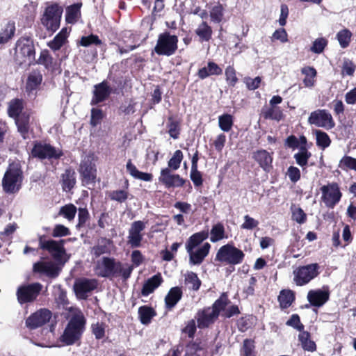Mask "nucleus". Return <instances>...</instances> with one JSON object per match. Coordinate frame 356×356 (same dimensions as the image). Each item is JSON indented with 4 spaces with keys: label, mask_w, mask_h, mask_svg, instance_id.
Segmentation results:
<instances>
[{
    "label": "nucleus",
    "mask_w": 356,
    "mask_h": 356,
    "mask_svg": "<svg viewBox=\"0 0 356 356\" xmlns=\"http://www.w3.org/2000/svg\"><path fill=\"white\" fill-rule=\"evenodd\" d=\"M327 44V40L326 39L323 38H317L314 41L310 51L315 54H321L323 51Z\"/></svg>",
    "instance_id": "nucleus-56"
},
{
    "label": "nucleus",
    "mask_w": 356,
    "mask_h": 356,
    "mask_svg": "<svg viewBox=\"0 0 356 356\" xmlns=\"http://www.w3.org/2000/svg\"><path fill=\"white\" fill-rule=\"evenodd\" d=\"M356 69L355 65L350 60L345 59L342 65V74L353 76Z\"/></svg>",
    "instance_id": "nucleus-62"
},
{
    "label": "nucleus",
    "mask_w": 356,
    "mask_h": 356,
    "mask_svg": "<svg viewBox=\"0 0 356 356\" xmlns=\"http://www.w3.org/2000/svg\"><path fill=\"white\" fill-rule=\"evenodd\" d=\"M245 254L233 244L227 243L218 250L215 260L227 265H238L243 262Z\"/></svg>",
    "instance_id": "nucleus-7"
},
{
    "label": "nucleus",
    "mask_w": 356,
    "mask_h": 356,
    "mask_svg": "<svg viewBox=\"0 0 356 356\" xmlns=\"http://www.w3.org/2000/svg\"><path fill=\"white\" fill-rule=\"evenodd\" d=\"M352 33L348 29H343L339 31L337 38L342 48H346L349 45Z\"/></svg>",
    "instance_id": "nucleus-53"
},
{
    "label": "nucleus",
    "mask_w": 356,
    "mask_h": 356,
    "mask_svg": "<svg viewBox=\"0 0 356 356\" xmlns=\"http://www.w3.org/2000/svg\"><path fill=\"white\" fill-rule=\"evenodd\" d=\"M86 319L83 314L79 309L72 312V316L60 337V341L67 346H70L78 341L84 330Z\"/></svg>",
    "instance_id": "nucleus-3"
},
{
    "label": "nucleus",
    "mask_w": 356,
    "mask_h": 356,
    "mask_svg": "<svg viewBox=\"0 0 356 356\" xmlns=\"http://www.w3.org/2000/svg\"><path fill=\"white\" fill-rule=\"evenodd\" d=\"M294 299V293L291 290H282L278 296V300L282 308L289 307L292 304Z\"/></svg>",
    "instance_id": "nucleus-43"
},
{
    "label": "nucleus",
    "mask_w": 356,
    "mask_h": 356,
    "mask_svg": "<svg viewBox=\"0 0 356 356\" xmlns=\"http://www.w3.org/2000/svg\"><path fill=\"white\" fill-rule=\"evenodd\" d=\"M23 179L24 175L20 163H10L1 180L3 191L7 194L18 193L22 188Z\"/></svg>",
    "instance_id": "nucleus-4"
},
{
    "label": "nucleus",
    "mask_w": 356,
    "mask_h": 356,
    "mask_svg": "<svg viewBox=\"0 0 356 356\" xmlns=\"http://www.w3.org/2000/svg\"><path fill=\"white\" fill-rule=\"evenodd\" d=\"M138 316L142 324L148 325L152 318L156 316V312L150 307L142 306L138 309Z\"/></svg>",
    "instance_id": "nucleus-35"
},
{
    "label": "nucleus",
    "mask_w": 356,
    "mask_h": 356,
    "mask_svg": "<svg viewBox=\"0 0 356 356\" xmlns=\"http://www.w3.org/2000/svg\"><path fill=\"white\" fill-rule=\"evenodd\" d=\"M38 63L44 65L48 70L54 69V59L48 50L41 51Z\"/></svg>",
    "instance_id": "nucleus-46"
},
{
    "label": "nucleus",
    "mask_w": 356,
    "mask_h": 356,
    "mask_svg": "<svg viewBox=\"0 0 356 356\" xmlns=\"http://www.w3.org/2000/svg\"><path fill=\"white\" fill-rule=\"evenodd\" d=\"M42 76L38 71H33L29 75L26 81V89L28 92L36 90L41 84Z\"/></svg>",
    "instance_id": "nucleus-31"
},
{
    "label": "nucleus",
    "mask_w": 356,
    "mask_h": 356,
    "mask_svg": "<svg viewBox=\"0 0 356 356\" xmlns=\"http://www.w3.org/2000/svg\"><path fill=\"white\" fill-rule=\"evenodd\" d=\"M51 312L47 309H40L31 314L26 321V325L31 329L40 327L49 321Z\"/></svg>",
    "instance_id": "nucleus-19"
},
{
    "label": "nucleus",
    "mask_w": 356,
    "mask_h": 356,
    "mask_svg": "<svg viewBox=\"0 0 356 356\" xmlns=\"http://www.w3.org/2000/svg\"><path fill=\"white\" fill-rule=\"evenodd\" d=\"M76 213V207L72 204H69L60 208L59 215L64 216L68 220L71 221L74 218Z\"/></svg>",
    "instance_id": "nucleus-48"
},
{
    "label": "nucleus",
    "mask_w": 356,
    "mask_h": 356,
    "mask_svg": "<svg viewBox=\"0 0 356 356\" xmlns=\"http://www.w3.org/2000/svg\"><path fill=\"white\" fill-rule=\"evenodd\" d=\"M126 169L127 172L135 179L140 180L150 181L152 179V175L147 172H143L139 171L136 167L132 163L129 159L126 165Z\"/></svg>",
    "instance_id": "nucleus-29"
},
{
    "label": "nucleus",
    "mask_w": 356,
    "mask_h": 356,
    "mask_svg": "<svg viewBox=\"0 0 356 356\" xmlns=\"http://www.w3.org/2000/svg\"><path fill=\"white\" fill-rule=\"evenodd\" d=\"M68 34L69 31L67 28L62 29L54 38L47 43V46L53 51L59 50L67 42Z\"/></svg>",
    "instance_id": "nucleus-27"
},
{
    "label": "nucleus",
    "mask_w": 356,
    "mask_h": 356,
    "mask_svg": "<svg viewBox=\"0 0 356 356\" xmlns=\"http://www.w3.org/2000/svg\"><path fill=\"white\" fill-rule=\"evenodd\" d=\"M15 24L14 22L9 21L3 25L0 31V44L8 42L14 35Z\"/></svg>",
    "instance_id": "nucleus-30"
},
{
    "label": "nucleus",
    "mask_w": 356,
    "mask_h": 356,
    "mask_svg": "<svg viewBox=\"0 0 356 356\" xmlns=\"http://www.w3.org/2000/svg\"><path fill=\"white\" fill-rule=\"evenodd\" d=\"M201 41H209L212 35V29L205 22H202L195 30Z\"/></svg>",
    "instance_id": "nucleus-42"
},
{
    "label": "nucleus",
    "mask_w": 356,
    "mask_h": 356,
    "mask_svg": "<svg viewBox=\"0 0 356 356\" xmlns=\"http://www.w3.org/2000/svg\"><path fill=\"white\" fill-rule=\"evenodd\" d=\"M110 198L119 202H124L128 197V193L124 190H116L110 193Z\"/></svg>",
    "instance_id": "nucleus-60"
},
{
    "label": "nucleus",
    "mask_w": 356,
    "mask_h": 356,
    "mask_svg": "<svg viewBox=\"0 0 356 356\" xmlns=\"http://www.w3.org/2000/svg\"><path fill=\"white\" fill-rule=\"evenodd\" d=\"M254 342L252 339H246L243 341L242 351L245 356H255Z\"/></svg>",
    "instance_id": "nucleus-57"
},
{
    "label": "nucleus",
    "mask_w": 356,
    "mask_h": 356,
    "mask_svg": "<svg viewBox=\"0 0 356 356\" xmlns=\"http://www.w3.org/2000/svg\"><path fill=\"white\" fill-rule=\"evenodd\" d=\"M35 49L33 41L29 38L19 39L15 44L14 59L19 65L29 66L35 60Z\"/></svg>",
    "instance_id": "nucleus-5"
},
{
    "label": "nucleus",
    "mask_w": 356,
    "mask_h": 356,
    "mask_svg": "<svg viewBox=\"0 0 356 356\" xmlns=\"http://www.w3.org/2000/svg\"><path fill=\"white\" fill-rule=\"evenodd\" d=\"M252 158L264 171L269 172L272 169V154L266 150L260 149L253 152Z\"/></svg>",
    "instance_id": "nucleus-24"
},
{
    "label": "nucleus",
    "mask_w": 356,
    "mask_h": 356,
    "mask_svg": "<svg viewBox=\"0 0 356 356\" xmlns=\"http://www.w3.org/2000/svg\"><path fill=\"white\" fill-rule=\"evenodd\" d=\"M222 70L214 62L209 61L207 67L198 70L197 75L200 79H204L211 75H220Z\"/></svg>",
    "instance_id": "nucleus-28"
},
{
    "label": "nucleus",
    "mask_w": 356,
    "mask_h": 356,
    "mask_svg": "<svg viewBox=\"0 0 356 356\" xmlns=\"http://www.w3.org/2000/svg\"><path fill=\"white\" fill-rule=\"evenodd\" d=\"M61 268L53 261H39L33 265V271L43 274L49 277L55 278L58 276Z\"/></svg>",
    "instance_id": "nucleus-21"
},
{
    "label": "nucleus",
    "mask_w": 356,
    "mask_h": 356,
    "mask_svg": "<svg viewBox=\"0 0 356 356\" xmlns=\"http://www.w3.org/2000/svg\"><path fill=\"white\" fill-rule=\"evenodd\" d=\"M259 225V221L248 215L244 216V222L241 225V229L251 230Z\"/></svg>",
    "instance_id": "nucleus-61"
},
{
    "label": "nucleus",
    "mask_w": 356,
    "mask_h": 356,
    "mask_svg": "<svg viewBox=\"0 0 356 356\" xmlns=\"http://www.w3.org/2000/svg\"><path fill=\"white\" fill-rule=\"evenodd\" d=\"M112 92V88L106 81L94 86L91 104L95 105L105 101Z\"/></svg>",
    "instance_id": "nucleus-22"
},
{
    "label": "nucleus",
    "mask_w": 356,
    "mask_h": 356,
    "mask_svg": "<svg viewBox=\"0 0 356 356\" xmlns=\"http://www.w3.org/2000/svg\"><path fill=\"white\" fill-rule=\"evenodd\" d=\"M111 240L106 238H101L97 244L92 248V253L97 257L103 254L108 253L111 250Z\"/></svg>",
    "instance_id": "nucleus-34"
},
{
    "label": "nucleus",
    "mask_w": 356,
    "mask_h": 356,
    "mask_svg": "<svg viewBox=\"0 0 356 356\" xmlns=\"http://www.w3.org/2000/svg\"><path fill=\"white\" fill-rule=\"evenodd\" d=\"M159 180L166 188H174L182 186L185 180L182 179L179 175L172 174L170 169L165 168L161 170Z\"/></svg>",
    "instance_id": "nucleus-20"
},
{
    "label": "nucleus",
    "mask_w": 356,
    "mask_h": 356,
    "mask_svg": "<svg viewBox=\"0 0 356 356\" xmlns=\"http://www.w3.org/2000/svg\"><path fill=\"white\" fill-rule=\"evenodd\" d=\"M15 119L18 131L24 138H26V135L28 134L29 129V115L24 113Z\"/></svg>",
    "instance_id": "nucleus-33"
},
{
    "label": "nucleus",
    "mask_w": 356,
    "mask_h": 356,
    "mask_svg": "<svg viewBox=\"0 0 356 356\" xmlns=\"http://www.w3.org/2000/svg\"><path fill=\"white\" fill-rule=\"evenodd\" d=\"M184 282L190 289L197 291L201 285V281L196 273L193 272H187L185 274Z\"/></svg>",
    "instance_id": "nucleus-41"
},
{
    "label": "nucleus",
    "mask_w": 356,
    "mask_h": 356,
    "mask_svg": "<svg viewBox=\"0 0 356 356\" xmlns=\"http://www.w3.org/2000/svg\"><path fill=\"white\" fill-rule=\"evenodd\" d=\"M79 44L83 47H88L91 44L100 45L102 44V40L97 35L91 34L88 36L81 37Z\"/></svg>",
    "instance_id": "nucleus-54"
},
{
    "label": "nucleus",
    "mask_w": 356,
    "mask_h": 356,
    "mask_svg": "<svg viewBox=\"0 0 356 356\" xmlns=\"http://www.w3.org/2000/svg\"><path fill=\"white\" fill-rule=\"evenodd\" d=\"M79 172L82 177L83 185H90L95 183L96 179V168L94 163L93 155H86L82 159L80 164Z\"/></svg>",
    "instance_id": "nucleus-13"
},
{
    "label": "nucleus",
    "mask_w": 356,
    "mask_h": 356,
    "mask_svg": "<svg viewBox=\"0 0 356 356\" xmlns=\"http://www.w3.org/2000/svg\"><path fill=\"white\" fill-rule=\"evenodd\" d=\"M63 188L65 191H70L75 184L74 172L67 169L62 175Z\"/></svg>",
    "instance_id": "nucleus-40"
},
{
    "label": "nucleus",
    "mask_w": 356,
    "mask_h": 356,
    "mask_svg": "<svg viewBox=\"0 0 356 356\" xmlns=\"http://www.w3.org/2000/svg\"><path fill=\"white\" fill-rule=\"evenodd\" d=\"M40 248L47 250L52 257L58 263L64 264L68 259L66 250L64 248V240H44V236H40L38 239Z\"/></svg>",
    "instance_id": "nucleus-8"
},
{
    "label": "nucleus",
    "mask_w": 356,
    "mask_h": 356,
    "mask_svg": "<svg viewBox=\"0 0 356 356\" xmlns=\"http://www.w3.org/2000/svg\"><path fill=\"white\" fill-rule=\"evenodd\" d=\"M185 351V356H203L204 354L202 347L195 343H189Z\"/></svg>",
    "instance_id": "nucleus-50"
},
{
    "label": "nucleus",
    "mask_w": 356,
    "mask_h": 356,
    "mask_svg": "<svg viewBox=\"0 0 356 356\" xmlns=\"http://www.w3.org/2000/svg\"><path fill=\"white\" fill-rule=\"evenodd\" d=\"M301 72L305 75L303 83L305 87L312 88L314 86L315 78L317 74L316 69L313 67L306 66L301 69Z\"/></svg>",
    "instance_id": "nucleus-32"
},
{
    "label": "nucleus",
    "mask_w": 356,
    "mask_h": 356,
    "mask_svg": "<svg viewBox=\"0 0 356 356\" xmlns=\"http://www.w3.org/2000/svg\"><path fill=\"white\" fill-rule=\"evenodd\" d=\"M106 327V324L102 322H97L92 325V332L97 339H101L104 337Z\"/></svg>",
    "instance_id": "nucleus-55"
},
{
    "label": "nucleus",
    "mask_w": 356,
    "mask_h": 356,
    "mask_svg": "<svg viewBox=\"0 0 356 356\" xmlns=\"http://www.w3.org/2000/svg\"><path fill=\"white\" fill-rule=\"evenodd\" d=\"M163 280L160 274H156L148 279L143 284L141 293L143 296H147L152 293L162 283Z\"/></svg>",
    "instance_id": "nucleus-26"
},
{
    "label": "nucleus",
    "mask_w": 356,
    "mask_h": 356,
    "mask_svg": "<svg viewBox=\"0 0 356 356\" xmlns=\"http://www.w3.org/2000/svg\"><path fill=\"white\" fill-rule=\"evenodd\" d=\"M98 281L96 279L80 278L75 281L74 289L80 299L87 298L88 293L97 289Z\"/></svg>",
    "instance_id": "nucleus-17"
},
{
    "label": "nucleus",
    "mask_w": 356,
    "mask_h": 356,
    "mask_svg": "<svg viewBox=\"0 0 356 356\" xmlns=\"http://www.w3.org/2000/svg\"><path fill=\"white\" fill-rule=\"evenodd\" d=\"M308 122L318 127L330 129L334 127L331 114L326 110L318 109L311 113Z\"/></svg>",
    "instance_id": "nucleus-14"
},
{
    "label": "nucleus",
    "mask_w": 356,
    "mask_h": 356,
    "mask_svg": "<svg viewBox=\"0 0 356 356\" xmlns=\"http://www.w3.org/2000/svg\"><path fill=\"white\" fill-rule=\"evenodd\" d=\"M81 3H74L66 9V21L68 23L74 24L81 15Z\"/></svg>",
    "instance_id": "nucleus-36"
},
{
    "label": "nucleus",
    "mask_w": 356,
    "mask_h": 356,
    "mask_svg": "<svg viewBox=\"0 0 356 356\" xmlns=\"http://www.w3.org/2000/svg\"><path fill=\"white\" fill-rule=\"evenodd\" d=\"M292 219L299 224H303L306 222L307 215L304 211L295 205L291 206Z\"/></svg>",
    "instance_id": "nucleus-49"
},
{
    "label": "nucleus",
    "mask_w": 356,
    "mask_h": 356,
    "mask_svg": "<svg viewBox=\"0 0 356 356\" xmlns=\"http://www.w3.org/2000/svg\"><path fill=\"white\" fill-rule=\"evenodd\" d=\"M227 305V300L220 298L215 301L212 307L199 311L197 314V325L200 328L208 327L218 318L220 311L224 310Z\"/></svg>",
    "instance_id": "nucleus-6"
},
{
    "label": "nucleus",
    "mask_w": 356,
    "mask_h": 356,
    "mask_svg": "<svg viewBox=\"0 0 356 356\" xmlns=\"http://www.w3.org/2000/svg\"><path fill=\"white\" fill-rule=\"evenodd\" d=\"M33 157L40 159H58L61 156L62 152L60 149H56L49 144L37 143L31 151Z\"/></svg>",
    "instance_id": "nucleus-16"
},
{
    "label": "nucleus",
    "mask_w": 356,
    "mask_h": 356,
    "mask_svg": "<svg viewBox=\"0 0 356 356\" xmlns=\"http://www.w3.org/2000/svg\"><path fill=\"white\" fill-rule=\"evenodd\" d=\"M210 17L212 21L220 23L223 18V8L221 5L215 6L210 12Z\"/></svg>",
    "instance_id": "nucleus-58"
},
{
    "label": "nucleus",
    "mask_w": 356,
    "mask_h": 356,
    "mask_svg": "<svg viewBox=\"0 0 356 356\" xmlns=\"http://www.w3.org/2000/svg\"><path fill=\"white\" fill-rule=\"evenodd\" d=\"M209 237V233L206 231L200 232L193 234L186 243V250L189 255V263L191 265H200L208 255L211 245L209 243L199 245L203 241Z\"/></svg>",
    "instance_id": "nucleus-2"
},
{
    "label": "nucleus",
    "mask_w": 356,
    "mask_h": 356,
    "mask_svg": "<svg viewBox=\"0 0 356 356\" xmlns=\"http://www.w3.org/2000/svg\"><path fill=\"white\" fill-rule=\"evenodd\" d=\"M183 159V154L181 150H176L173 156L169 160L168 165L169 169L177 170L180 167V163Z\"/></svg>",
    "instance_id": "nucleus-51"
},
{
    "label": "nucleus",
    "mask_w": 356,
    "mask_h": 356,
    "mask_svg": "<svg viewBox=\"0 0 356 356\" xmlns=\"http://www.w3.org/2000/svg\"><path fill=\"white\" fill-rule=\"evenodd\" d=\"M314 134L316 136V145L320 149L324 150L330 145L331 139L327 133L319 129H316L314 131Z\"/></svg>",
    "instance_id": "nucleus-38"
},
{
    "label": "nucleus",
    "mask_w": 356,
    "mask_h": 356,
    "mask_svg": "<svg viewBox=\"0 0 356 356\" xmlns=\"http://www.w3.org/2000/svg\"><path fill=\"white\" fill-rule=\"evenodd\" d=\"M318 264H310L297 267L293 271V280L297 286H304L314 280L319 274Z\"/></svg>",
    "instance_id": "nucleus-10"
},
{
    "label": "nucleus",
    "mask_w": 356,
    "mask_h": 356,
    "mask_svg": "<svg viewBox=\"0 0 356 356\" xmlns=\"http://www.w3.org/2000/svg\"><path fill=\"white\" fill-rule=\"evenodd\" d=\"M286 324L300 332L302 331L304 329V325L300 323V317L298 314H293L286 321Z\"/></svg>",
    "instance_id": "nucleus-63"
},
{
    "label": "nucleus",
    "mask_w": 356,
    "mask_h": 356,
    "mask_svg": "<svg viewBox=\"0 0 356 356\" xmlns=\"http://www.w3.org/2000/svg\"><path fill=\"white\" fill-rule=\"evenodd\" d=\"M63 11V8L58 4L46 8L41 21L48 31L55 32L59 28Z\"/></svg>",
    "instance_id": "nucleus-11"
},
{
    "label": "nucleus",
    "mask_w": 356,
    "mask_h": 356,
    "mask_svg": "<svg viewBox=\"0 0 356 356\" xmlns=\"http://www.w3.org/2000/svg\"><path fill=\"white\" fill-rule=\"evenodd\" d=\"M168 128V134L174 138L177 139L180 134V128L179 122L174 120L172 117L168 118V122L167 124Z\"/></svg>",
    "instance_id": "nucleus-52"
},
{
    "label": "nucleus",
    "mask_w": 356,
    "mask_h": 356,
    "mask_svg": "<svg viewBox=\"0 0 356 356\" xmlns=\"http://www.w3.org/2000/svg\"><path fill=\"white\" fill-rule=\"evenodd\" d=\"M22 110L23 102L22 100L15 99L10 102L8 112L10 117L13 118H17Z\"/></svg>",
    "instance_id": "nucleus-44"
},
{
    "label": "nucleus",
    "mask_w": 356,
    "mask_h": 356,
    "mask_svg": "<svg viewBox=\"0 0 356 356\" xmlns=\"http://www.w3.org/2000/svg\"><path fill=\"white\" fill-rule=\"evenodd\" d=\"M218 124L221 130L223 131H229L233 125V118L229 114H224L219 116Z\"/></svg>",
    "instance_id": "nucleus-47"
},
{
    "label": "nucleus",
    "mask_w": 356,
    "mask_h": 356,
    "mask_svg": "<svg viewBox=\"0 0 356 356\" xmlns=\"http://www.w3.org/2000/svg\"><path fill=\"white\" fill-rule=\"evenodd\" d=\"M330 292L327 289L310 290L307 293V300L310 304L315 307L323 306L328 300Z\"/></svg>",
    "instance_id": "nucleus-23"
},
{
    "label": "nucleus",
    "mask_w": 356,
    "mask_h": 356,
    "mask_svg": "<svg viewBox=\"0 0 356 356\" xmlns=\"http://www.w3.org/2000/svg\"><path fill=\"white\" fill-rule=\"evenodd\" d=\"M51 234L54 237L65 236L70 234V231L65 226L58 224L55 225Z\"/></svg>",
    "instance_id": "nucleus-64"
},
{
    "label": "nucleus",
    "mask_w": 356,
    "mask_h": 356,
    "mask_svg": "<svg viewBox=\"0 0 356 356\" xmlns=\"http://www.w3.org/2000/svg\"><path fill=\"white\" fill-rule=\"evenodd\" d=\"M264 116L266 119L280 120L282 117V112L279 108L271 106L264 112Z\"/></svg>",
    "instance_id": "nucleus-59"
},
{
    "label": "nucleus",
    "mask_w": 356,
    "mask_h": 356,
    "mask_svg": "<svg viewBox=\"0 0 356 356\" xmlns=\"http://www.w3.org/2000/svg\"><path fill=\"white\" fill-rule=\"evenodd\" d=\"M311 155V153L305 147H301L299 152L294 154V159L298 165L300 167H305L307 165Z\"/></svg>",
    "instance_id": "nucleus-45"
},
{
    "label": "nucleus",
    "mask_w": 356,
    "mask_h": 356,
    "mask_svg": "<svg viewBox=\"0 0 356 356\" xmlns=\"http://www.w3.org/2000/svg\"><path fill=\"white\" fill-rule=\"evenodd\" d=\"M134 266L122 264L110 257H103L96 263L95 273L102 277H113L121 276L124 280L130 277Z\"/></svg>",
    "instance_id": "nucleus-1"
},
{
    "label": "nucleus",
    "mask_w": 356,
    "mask_h": 356,
    "mask_svg": "<svg viewBox=\"0 0 356 356\" xmlns=\"http://www.w3.org/2000/svg\"><path fill=\"white\" fill-rule=\"evenodd\" d=\"M178 38L169 32H165L159 35L157 42L154 47V51L158 55L170 56L173 55L177 49Z\"/></svg>",
    "instance_id": "nucleus-9"
},
{
    "label": "nucleus",
    "mask_w": 356,
    "mask_h": 356,
    "mask_svg": "<svg viewBox=\"0 0 356 356\" xmlns=\"http://www.w3.org/2000/svg\"><path fill=\"white\" fill-rule=\"evenodd\" d=\"M146 222L136 220L131 224L128 232L127 243L131 248H138L141 245Z\"/></svg>",
    "instance_id": "nucleus-15"
},
{
    "label": "nucleus",
    "mask_w": 356,
    "mask_h": 356,
    "mask_svg": "<svg viewBox=\"0 0 356 356\" xmlns=\"http://www.w3.org/2000/svg\"><path fill=\"white\" fill-rule=\"evenodd\" d=\"M322 200L325 204L333 208L340 200L341 193L337 184H332L321 187Z\"/></svg>",
    "instance_id": "nucleus-18"
},
{
    "label": "nucleus",
    "mask_w": 356,
    "mask_h": 356,
    "mask_svg": "<svg viewBox=\"0 0 356 356\" xmlns=\"http://www.w3.org/2000/svg\"><path fill=\"white\" fill-rule=\"evenodd\" d=\"M182 290L179 286L172 287L170 289L165 298L166 308L172 309L182 297Z\"/></svg>",
    "instance_id": "nucleus-25"
},
{
    "label": "nucleus",
    "mask_w": 356,
    "mask_h": 356,
    "mask_svg": "<svg viewBox=\"0 0 356 356\" xmlns=\"http://www.w3.org/2000/svg\"><path fill=\"white\" fill-rule=\"evenodd\" d=\"M298 339L302 348L307 351L314 352L316 350V343L310 339V334L308 332L301 331L298 335Z\"/></svg>",
    "instance_id": "nucleus-37"
},
{
    "label": "nucleus",
    "mask_w": 356,
    "mask_h": 356,
    "mask_svg": "<svg viewBox=\"0 0 356 356\" xmlns=\"http://www.w3.org/2000/svg\"><path fill=\"white\" fill-rule=\"evenodd\" d=\"M42 289L39 282L23 284L19 286L16 292L18 302L22 305L35 301Z\"/></svg>",
    "instance_id": "nucleus-12"
},
{
    "label": "nucleus",
    "mask_w": 356,
    "mask_h": 356,
    "mask_svg": "<svg viewBox=\"0 0 356 356\" xmlns=\"http://www.w3.org/2000/svg\"><path fill=\"white\" fill-rule=\"evenodd\" d=\"M210 234V241L213 243L218 242L225 238H227L224 225L220 222L213 225Z\"/></svg>",
    "instance_id": "nucleus-39"
}]
</instances>
